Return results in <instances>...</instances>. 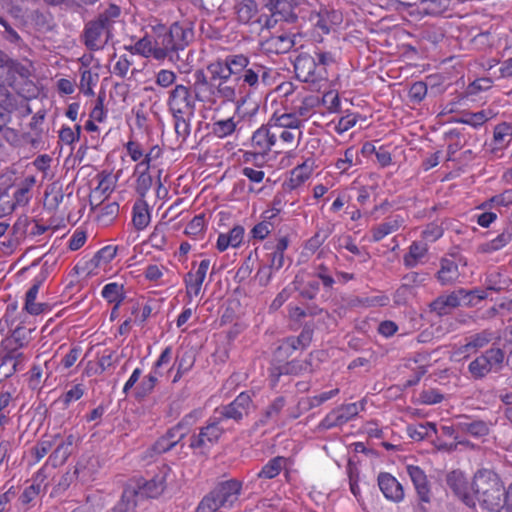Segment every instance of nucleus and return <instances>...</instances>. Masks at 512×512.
I'll use <instances>...</instances> for the list:
<instances>
[{
  "mask_svg": "<svg viewBox=\"0 0 512 512\" xmlns=\"http://www.w3.org/2000/svg\"><path fill=\"white\" fill-rule=\"evenodd\" d=\"M195 77L192 91L198 101L210 106L231 102L236 105V112L240 113L246 96L243 95L236 78L218 82L208 81L202 71L196 72Z\"/></svg>",
  "mask_w": 512,
  "mask_h": 512,
  "instance_id": "1",
  "label": "nucleus"
},
{
  "mask_svg": "<svg viewBox=\"0 0 512 512\" xmlns=\"http://www.w3.org/2000/svg\"><path fill=\"white\" fill-rule=\"evenodd\" d=\"M156 41V56L158 61L169 59L174 62L180 59L178 52L183 51L193 37L191 29L173 23L167 27L164 24L151 26Z\"/></svg>",
  "mask_w": 512,
  "mask_h": 512,
  "instance_id": "2",
  "label": "nucleus"
},
{
  "mask_svg": "<svg viewBox=\"0 0 512 512\" xmlns=\"http://www.w3.org/2000/svg\"><path fill=\"white\" fill-rule=\"evenodd\" d=\"M120 14V8L111 4L95 19L85 24L82 41L88 50L98 51L108 43L113 37V26Z\"/></svg>",
  "mask_w": 512,
  "mask_h": 512,
  "instance_id": "3",
  "label": "nucleus"
},
{
  "mask_svg": "<svg viewBox=\"0 0 512 512\" xmlns=\"http://www.w3.org/2000/svg\"><path fill=\"white\" fill-rule=\"evenodd\" d=\"M474 500L489 511L500 510L504 486L497 473L490 469L478 470L471 484Z\"/></svg>",
  "mask_w": 512,
  "mask_h": 512,
  "instance_id": "4",
  "label": "nucleus"
},
{
  "mask_svg": "<svg viewBox=\"0 0 512 512\" xmlns=\"http://www.w3.org/2000/svg\"><path fill=\"white\" fill-rule=\"evenodd\" d=\"M243 482L238 479L221 481L199 502L196 512H218L231 509L242 493Z\"/></svg>",
  "mask_w": 512,
  "mask_h": 512,
  "instance_id": "5",
  "label": "nucleus"
},
{
  "mask_svg": "<svg viewBox=\"0 0 512 512\" xmlns=\"http://www.w3.org/2000/svg\"><path fill=\"white\" fill-rule=\"evenodd\" d=\"M294 71L298 80L312 84L315 89H320L322 83L328 80V73L322 66H318L313 55L302 53L294 62Z\"/></svg>",
  "mask_w": 512,
  "mask_h": 512,
  "instance_id": "6",
  "label": "nucleus"
},
{
  "mask_svg": "<svg viewBox=\"0 0 512 512\" xmlns=\"http://www.w3.org/2000/svg\"><path fill=\"white\" fill-rule=\"evenodd\" d=\"M505 353L501 348L492 347L480 354L468 365L474 379H482L491 372H498L503 366Z\"/></svg>",
  "mask_w": 512,
  "mask_h": 512,
  "instance_id": "7",
  "label": "nucleus"
},
{
  "mask_svg": "<svg viewBox=\"0 0 512 512\" xmlns=\"http://www.w3.org/2000/svg\"><path fill=\"white\" fill-rule=\"evenodd\" d=\"M252 398L249 392H241L231 403L221 405L214 410V415L221 421L233 420L240 423L250 413Z\"/></svg>",
  "mask_w": 512,
  "mask_h": 512,
  "instance_id": "8",
  "label": "nucleus"
},
{
  "mask_svg": "<svg viewBox=\"0 0 512 512\" xmlns=\"http://www.w3.org/2000/svg\"><path fill=\"white\" fill-rule=\"evenodd\" d=\"M195 95L191 88L179 84L169 91L167 105L172 115L195 113Z\"/></svg>",
  "mask_w": 512,
  "mask_h": 512,
  "instance_id": "9",
  "label": "nucleus"
},
{
  "mask_svg": "<svg viewBox=\"0 0 512 512\" xmlns=\"http://www.w3.org/2000/svg\"><path fill=\"white\" fill-rule=\"evenodd\" d=\"M221 421L213 414L208 420L207 425L202 427L198 434L192 435L190 447L192 449L205 450L215 445L221 438L224 429Z\"/></svg>",
  "mask_w": 512,
  "mask_h": 512,
  "instance_id": "10",
  "label": "nucleus"
},
{
  "mask_svg": "<svg viewBox=\"0 0 512 512\" xmlns=\"http://www.w3.org/2000/svg\"><path fill=\"white\" fill-rule=\"evenodd\" d=\"M170 473L171 468L162 465L152 478L148 480L139 479L135 484H132V487H137L138 494L142 499L158 497L165 490L167 477Z\"/></svg>",
  "mask_w": 512,
  "mask_h": 512,
  "instance_id": "11",
  "label": "nucleus"
},
{
  "mask_svg": "<svg viewBox=\"0 0 512 512\" xmlns=\"http://www.w3.org/2000/svg\"><path fill=\"white\" fill-rule=\"evenodd\" d=\"M406 470L419 499V503L415 508V512H427L424 504L430 503L432 497L427 476L419 466L408 465Z\"/></svg>",
  "mask_w": 512,
  "mask_h": 512,
  "instance_id": "12",
  "label": "nucleus"
},
{
  "mask_svg": "<svg viewBox=\"0 0 512 512\" xmlns=\"http://www.w3.org/2000/svg\"><path fill=\"white\" fill-rule=\"evenodd\" d=\"M273 70L257 62H250L244 72L236 77L237 82H242V86H248L252 90H257L261 85L267 86L271 80Z\"/></svg>",
  "mask_w": 512,
  "mask_h": 512,
  "instance_id": "13",
  "label": "nucleus"
},
{
  "mask_svg": "<svg viewBox=\"0 0 512 512\" xmlns=\"http://www.w3.org/2000/svg\"><path fill=\"white\" fill-rule=\"evenodd\" d=\"M359 413L358 403H349L341 405L331 410L319 423L320 430H329L334 427H340L353 419Z\"/></svg>",
  "mask_w": 512,
  "mask_h": 512,
  "instance_id": "14",
  "label": "nucleus"
},
{
  "mask_svg": "<svg viewBox=\"0 0 512 512\" xmlns=\"http://www.w3.org/2000/svg\"><path fill=\"white\" fill-rule=\"evenodd\" d=\"M446 482L453 493L468 507H474V496L470 493L469 483L463 472L453 470L448 473Z\"/></svg>",
  "mask_w": 512,
  "mask_h": 512,
  "instance_id": "15",
  "label": "nucleus"
},
{
  "mask_svg": "<svg viewBox=\"0 0 512 512\" xmlns=\"http://www.w3.org/2000/svg\"><path fill=\"white\" fill-rule=\"evenodd\" d=\"M471 293V291L460 288L448 295H441L430 303V310L435 312L438 316L447 315L452 309L460 306L461 300Z\"/></svg>",
  "mask_w": 512,
  "mask_h": 512,
  "instance_id": "16",
  "label": "nucleus"
},
{
  "mask_svg": "<svg viewBox=\"0 0 512 512\" xmlns=\"http://www.w3.org/2000/svg\"><path fill=\"white\" fill-rule=\"evenodd\" d=\"M274 126L268 120V122L256 131L253 132L251 137L252 147L259 152V154L267 155L272 151L276 145Z\"/></svg>",
  "mask_w": 512,
  "mask_h": 512,
  "instance_id": "17",
  "label": "nucleus"
},
{
  "mask_svg": "<svg viewBox=\"0 0 512 512\" xmlns=\"http://www.w3.org/2000/svg\"><path fill=\"white\" fill-rule=\"evenodd\" d=\"M377 482L379 489L387 500L394 503H400L404 500V488L393 475L381 472L377 477Z\"/></svg>",
  "mask_w": 512,
  "mask_h": 512,
  "instance_id": "18",
  "label": "nucleus"
},
{
  "mask_svg": "<svg viewBox=\"0 0 512 512\" xmlns=\"http://www.w3.org/2000/svg\"><path fill=\"white\" fill-rule=\"evenodd\" d=\"M320 104V99L315 95L301 96L297 94L292 100L289 109L295 114V116L301 120L303 125L305 122L315 113L316 107Z\"/></svg>",
  "mask_w": 512,
  "mask_h": 512,
  "instance_id": "19",
  "label": "nucleus"
},
{
  "mask_svg": "<svg viewBox=\"0 0 512 512\" xmlns=\"http://www.w3.org/2000/svg\"><path fill=\"white\" fill-rule=\"evenodd\" d=\"M78 440L79 437L72 433L65 436V438L57 445L55 450L50 454L48 462L53 467L63 465L75 450Z\"/></svg>",
  "mask_w": 512,
  "mask_h": 512,
  "instance_id": "20",
  "label": "nucleus"
},
{
  "mask_svg": "<svg viewBox=\"0 0 512 512\" xmlns=\"http://www.w3.org/2000/svg\"><path fill=\"white\" fill-rule=\"evenodd\" d=\"M456 428L474 438H481L489 435L492 423L481 419H471L468 416H460Z\"/></svg>",
  "mask_w": 512,
  "mask_h": 512,
  "instance_id": "21",
  "label": "nucleus"
},
{
  "mask_svg": "<svg viewBox=\"0 0 512 512\" xmlns=\"http://www.w3.org/2000/svg\"><path fill=\"white\" fill-rule=\"evenodd\" d=\"M47 230V226L39 224L36 220L22 215L13 225V234L17 239L27 236L35 237L42 235Z\"/></svg>",
  "mask_w": 512,
  "mask_h": 512,
  "instance_id": "22",
  "label": "nucleus"
},
{
  "mask_svg": "<svg viewBox=\"0 0 512 512\" xmlns=\"http://www.w3.org/2000/svg\"><path fill=\"white\" fill-rule=\"evenodd\" d=\"M35 177L27 176L20 183L16 185L13 193V201H7L8 212H13L16 206L26 205L31 198V189L35 185Z\"/></svg>",
  "mask_w": 512,
  "mask_h": 512,
  "instance_id": "23",
  "label": "nucleus"
},
{
  "mask_svg": "<svg viewBox=\"0 0 512 512\" xmlns=\"http://www.w3.org/2000/svg\"><path fill=\"white\" fill-rule=\"evenodd\" d=\"M404 223L405 219L401 215H390L389 217L385 218V220L382 223L374 226L371 229L372 241H381L387 235L398 231L404 225Z\"/></svg>",
  "mask_w": 512,
  "mask_h": 512,
  "instance_id": "24",
  "label": "nucleus"
},
{
  "mask_svg": "<svg viewBox=\"0 0 512 512\" xmlns=\"http://www.w3.org/2000/svg\"><path fill=\"white\" fill-rule=\"evenodd\" d=\"M34 328L26 327L18 324L13 330L10 336L2 340L0 349H14L13 347L23 348L28 345L32 339L31 334Z\"/></svg>",
  "mask_w": 512,
  "mask_h": 512,
  "instance_id": "25",
  "label": "nucleus"
},
{
  "mask_svg": "<svg viewBox=\"0 0 512 512\" xmlns=\"http://www.w3.org/2000/svg\"><path fill=\"white\" fill-rule=\"evenodd\" d=\"M140 500L142 498L138 494L137 487H132V484H129L124 488L120 500L110 512H136Z\"/></svg>",
  "mask_w": 512,
  "mask_h": 512,
  "instance_id": "26",
  "label": "nucleus"
},
{
  "mask_svg": "<svg viewBox=\"0 0 512 512\" xmlns=\"http://www.w3.org/2000/svg\"><path fill=\"white\" fill-rule=\"evenodd\" d=\"M303 1L304 0H282L269 11L272 13L273 17H276L275 21L283 20L285 22L293 23L298 18L294 10Z\"/></svg>",
  "mask_w": 512,
  "mask_h": 512,
  "instance_id": "27",
  "label": "nucleus"
},
{
  "mask_svg": "<svg viewBox=\"0 0 512 512\" xmlns=\"http://www.w3.org/2000/svg\"><path fill=\"white\" fill-rule=\"evenodd\" d=\"M295 45V35L290 33H282L280 35H272L269 37L265 46L269 52L276 54H284L289 52Z\"/></svg>",
  "mask_w": 512,
  "mask_h": 512,
  "instance_id": "28",
  "label": "nucleus"
},
{
  "mask_svg": "<svg viewBox=\"0 0 512 512\" xmlns=\"http://www.w3.org/2000/svg\"><path fill=\"white\" fill-rule=\"evenodd\" d=\"M117 247L107 245L98 250L93 257L84 263L83 270L92 273L95 269L107 265L116 256Z\"/></svg>",
  "mask_w": 512,
  "mask_h": 512,
  "instance_id": "29",
  "label": "nucleus"
},
{
  "mask_svg": "<svg viewBox=\"0 0 512 512\" xmlns=\"http://www.w3.org/2000/svg\"><path fill=\"white\" fill-rule=\"evenodd\" d=\"M30 67H31L30 65H24L16 60H13L10 58L9 59V68H10L9 76L11 77V79L6 82L7 85L12 87L14 90H16L20 94L21 92L19 89V80H22L25 83H27V81L29 80V78L32 75Z\"/></svg>",
  "mask_w": 512,
  "mask_h": 512,
  "instance_id": "30",
  "label": "nucleus"
},
{
  "mask_svg": "<svg viewBox=\"0 0 512 512\" xmlns=\"http://www.w3.org/2000/svg\"><path fill=\"white\" fill-rule=\"evenodd\" d=\"M244 232V227L236 225L228 233H221L217 239V249L223 252L228 247H239L243 241Z\"/></svg>",
  "mask_w": 512,
  "mask_h": 512,
  "instance_id": "31",
  "label": "nucleus"
},
{
  "mask_svg": "<svg viewBox=\"0 0 512 512\" xmlns=\"http://www.w3.org/2000/svg\"><path fill=\"white\" fill-rule=\"evenodd\" d=\"M125 49L130 51L133 54H138L146 58H154L157 60L156 56V41L155 38L149 35H145L138 41H136L134 44L125 46Z\"/></svg>",
  "mask_w": 512,
  "mask_h": 512,
  "instance_id": "32",
  "label": "nucleus"
},
{
  "mask_svg": "<svg viewBox=\"0 0 512 512\" xmlns=\"http://www.w3.org/2000/svg\"><path fill=\"white\" fill-rule=\"evenodd\" d=\"M269 121L274 127L278 128L302 130L304 127L301 120L298 119L289 108L284 113H274L270 117Z\"/></svg>",
  "mask_w": 512,
  "mask_h": 512,
  "instance_id": "33",
  "label": "nucleus"
},
{
  "mask_svg": "<svg viewBox=\"0 0 512 512\" xmlns=\"http://www.w3.org/2000/svg\"><path fill=\"white\" fill-rule=\"evenodd\" d=\"M235 12L240 23H251L257 16L258 5L254 0H238L235 4Z\"/></svg>",
  "mask_w": 512,
  "mask_h": 512,
  "instance_id": "34",
  "label": "nucleus"
},
{
  "mask_svg": "<svg viewBox=\"0 0 512 512\" xmlns=\"http://www.w3.org/2000/svg\"><path fill=\"white\" fill-rule=\"evenodd\" d=\"M512 240V228L505 229L502 233L497 235L494 239L482 243L478 246L479 253L488 254L498 251L509 244Z\"/></svg>",
  "mask_w": 512,
  "mask_h": 512,
  "instance_id": "35",
  "label": "nucleus"
},
{
  "mask_svg": "<svg viewBox=\"0 0 512 512\" xmlns=\"http://www.w3.org/2000/svg\"><path fill=\"white\" fill-rule=\"evenodd\" d=\"M441 266L437 272V279L441 285H451L459 278V269L456 262L449 259H442Z\"/></svg>",
  "mask_w": 512,
  "mask_h": 512,
  "instance_id": "36",
  "label": "nucleus"
},
{
  "mask_svg": "<svg viewBox=\"0 0 512 512\" xmlns=\"http://www.w3.org/2000/svg\"><path fill=\"white\" fill-rule=\"evenodd\" d=\"M288 459L283 456H276L270 459L257 473L259 479H274L286 467Z\"/></svg>",
  "mask_w": 512,
  "mask_h": 512,
  "instance_id": "37",
  "label": "nucleus"
},
{
  "mask_svg": "<svg viewBox=\"0 0 512 512\" xmlns=\"http://www.w3.org/2000/svg\"><path fill=\"white\" fill-rule=\"evenodd\" d=\"M295 284L299 294L308 300L315 299L320 291V280L312 275L309 279H299V276H296Z\"/></svg>",
  "mask_w": 512,
  "mask_h": 512,
  "instance_id": "38",
  "label": "nucleus"
},
{
  "mask_svg": "<svg viewBox=\"0 0 512 512\" xmlns=\"http://www.w3.org/2000/svg\"><path fill=\"white\" fill-rule=\"evenodd\" d=\"M312 169L307 163L296 166L290 173V178L285 182L288 190H294L309 179Z\"/></svg>",
  "mask_w": 512,
  "mask_h": 512,
  "instance_id": "39",
  "label": "nucleus"
},
{
  "mask_svg": "<svg viewBox=\"0 0 512 512\" xmlns=\"http://www.w3.org/2000/svg\"><path fill=\"white\" fill-rule=\"evenodd\" d=\"M511 140L512 126L506 122L496 125L493 134L494 150L504 149L510 144Z\"/></svg>",
  "mask_w": 512,
  "mask_h": 512,
  "instance_id": "40",
  "label": "nucleus"
},
{
  "mask_svg": "<svg viewBox=\"0 0 512 512\" xmlns=\"http://www.w3.org/2000/svg\"><path fill=\"white\" fill-rule=\"evenodd\" d=\"M273 130L275 132V140L277 141L279 139L281 143L287 148L298 146L303 137L302 130L285 129L278 127H274Z\"/></svg>",
  "mask_w": 512,
  "mask_h": 512,
  "instance_id": "41",
  "label": "nucleus"
},
{
  "mask_svg": "<svg viewBox=\"0 0 512 512\" xmlns=\"http://www.w3.org/2000/svg\"><path fill=\"white\" fill-rule=\"evenodd\" d=\"M195 113H189L187 115L177 114L172 115L174 119V129L177 138L180 142H184L191 133V121L194 118Z\"/></svg>",
  "mask_w": 512,
  "mask_h": 512,
  "instance_id": "42",
  "label": "nucleus"
},
{
  "mask_svg": "<svg viewBox=\"0 0 512 512\" xmlns=\"http://www.w3.org/2000/svg\"><path fill=\"white\" fill-rule=\"evenodd\" d=\"M278 376L282 374H293L299 375L304 372H312V364L310 359H306L304 361L300 360H292L290 362H286L277 367Z\"/></svg>",
  "mask_w": 512,
  "mask_h": 512,
  "instance_id": "43",
  "label": "nucleus"
},
{
  "mask_svg": "<svg viewBox=\"0 0 512 512\" xmlns=\"http://www.w3.org/2000/svg\"><path fill=\"white\" fill-rule=\"evenodd\" d=\"M285 405L286 400L283 396L276 397L264 411L259 419V424L264 426L271 421L276 422Z\"/></svg>",
  "mask_w": 512,
  "mask_h": 512,
  "instance_id": "44",
  "label": "nucleus"
},
{
  "mask_svg": "<svg viewBox=\"0 0 512 512\" xmlns=\"http://www.w3.org/2000/svg\"><path fill=\"white\" fill-rule=\"evenodd\" d=\"M494 338V333L490 330H483L477 334L469 337L468 342L462 346L461 351L463 353L471 350H478L488 345Z\"/></svg>",
  "mask_w": 512,
  "mask_h": 512,
  "instance_id": "45",
  "label": "nucleus"
},
{
  "mask_svg": "<svg viewBox=\"0 0 512 512\" xmlns=\"http://www.w3.org/2000/svg\"><path fill=\"white\" fill-rule=\"evenodd\" d=\"M208 71L211 74V77L208 81L218 82L233 79L225 58L217 59L216 61L212 62L208 66Z\"/></svg>",
  "mask_w": 512,
  "mask_h": 512,
  "instance_id": "46",
  "label": "nucleus"
},
{
  "mask_svg": "<svg viewBox=\"0 0 512 512\" xmlns=\"http://www.w3.org/2000/svg\"><path fill=\"white\" fill-rule=\"evenodd\" d=\"M75 479H80L82 482L87 480V473L85 465L79 461L74 467L73 472H67L61 476L57 487L59 490H66Z\"/></svg>",
  "mask_w": 512,
  "mask_h": 512,
  "instance_id": "47",
  "label": "nucleus"
},
{
  "mask_svg": "<svg viewBox=\"0 0 512 512\" xmlns=\"http://www.w3.org/2000/svg\"><path fill=\"white\" fill-rule=\"evenodd\" d=\"M101 296L108 303L122 304L125 299L124 286L116 282L108 283L103 287Z\"/></svg>",
  "mask_w": 512,
  "mask_h": 512,
  "instance_id": "48",
  "label": "nucleus"
},
{
  "mask_svg": "<svg viewBox=\"0 0 512 512\" xmlns=\"http://www.w3.org/2000/svg\"><path fill=\"white\" fill-rule=\"evenodd\" d=\"M403 283L398 288V296L400 294H411V289L422 285L427 280L426 273L409 272L403 276Z\"/></svg>",
  "mask_w": 512,
  "mask_h": 512,
  "instance_id": "49",
  "label": "nucleus"
},
{
  "mask_svg": "<svg viewBox=\"0 0 512 512\" xmlns=\"http://www.w3.org/2000/svg\"><path fill=\"white\" fill-rule=\"evenodd\" d=\"M498 113V110L494 106H488L477 112H469V126L477 129L489 120L495 118Z\"/></svg>",
  "mask_w": 512,
  "mask_h": 512,
  "instance_id": "50",
  "label": "nucleus"
},
{
  "mask_svg": "<svg viewBox=\"0 0 512 512\" xmlns=\"http://www.w3.org/2000/svg\"><path fill=\"white\" fill-rule=\"evenodd\" d=\"M426 245L418 242H413L409 247V252L404 255L403 262L408 268L415 267L419 261L426 255Z\"/></svg>",
  "mask_w": 512,
  "mask_h": 512,
  "instance_id": "51",
  "label": "nucleus"
},
{
  "mask_svg": "<svg viewBox=\"0 0 512 512\" xmlns=\"http://www.w3.org/2000/svg\"><path fill=\"white\" fill-rule=\"evenodd\" d=\"M360 163L357 150L354 147H349L344 151L343 157H340L335 162V168L340 173L347 172L352 166Z\"/></svg>",
  "mask_w": 512,
  "mask_h": 512,
  "instance_id": "52",
  "label": "nucleus"
},
{
  "mask_svg": "<svg viewBox=\"0 0 512 512\" xmlns=\"http://www.w3.org/2000/svg\"><path fill=\"white\" fill-rule=\"evenodd\" d=\"M232 76H240L251 60L243 54H232L225 57Z\"/></svg>",
  "mask_w": 512,
  "mask_h": 512,
  "instance_id": "53",
  "label": "nucleus"
},
{
  "mask_svg": "<svg viewBox=\"0 0 512 512\" xmlns=\"http://www.w3.org/2000/svg\"><path fill=\"white\" fill-rule=\"evenodd\" d=\"M331 17L332 14L324 9L319 12H312L309 19L315 28L319 29L323 34H328L331 29Z\"/></svg>",
  "mask_w": 512,
  "mask_h": 512,
  "instance_id": "54",
  "label": "nucleus"
},
{
  "mask_svg": "<svg viewBox=\"0 0 512 512\" xmlns=\"http://www.w3.org/2000/svg\"><path fill=\"white\" fill-rule=\"evenodd\" d=\"M7 83H0V110L10 114L18 109L16 97L7 89Z\"/></svg>",
  "mask_w": 512,
  "mask_h": 512,
  "instance_id": "55",
  "label": "nucleus"
},
{
  "mask_svg": "<svg viewBox=\"0 0 512 512\" xmlns=\"http://www.w3.org/2000/svg\"><path fill=\"white\" fill-rule=\"evenodd\" d=\"M311 275L319 279L326 290H331L336 283L329 268L323 263L315 264Z\"/></svg>",
  "mask_w": 512,
  "mask_h": 512,
  "instance_id": "56",
  "label": "nucleus"
},
{
  "mask_svg": "<svg viewBox=\"0 0 512 512\" xmlns=\"http://www.w3.org/2000/svg\"><path fill=\"white\" fill-rule=\"evenodd\" d=\"M235 129L236 123L233 118L217 120L212 124V133L219 138L231 135Z\"/></svg>",
  "mask_w": 512,
  "mask_h": 512,
  "instance_id": "57",
  "label": "nucleus"
},
{
  "mask_svg": "<svg viewBox=\"0 0 512 512\" xmlns=\"http://www.w3.org/2000/svg\"><path fill=\"white\" fill-rule=\"evenodd\" d=\"M132 222L137 230H143L147 227L150 222V214L145 205H134Z\"/></svg>",
  "mask_w": 512,
  "mask_h": 512,
  "instance_id": "58",
  "label": "nucleus"
},
{
  "mask_svg": "<svg viewBox=\"0 0 512 512\" xmlns=\"http://www.w3.org/2000/svg\"><path fill=\"white\" fill-rule=\"evenodd\" d=\"M14 349H0V354L2 357V363L4 365H11L13 370L15 371L17 365L24 361V355L20 351L21 348L13 347Z\"/></svg>",
  "mask_w": 512,
  "mask_h": 512,
  "instance_id": "59",
  "label": "nucleus"
},
{
  "mask_svg": "<svg viewBox=\"0 0 512 512\" xmlns=\"http://www.w3.org/2000/svg\"><path fill=\"white\" fill-rule=\"evenodd\" d=\"M159 374V371H156V369H152V371L147 376H145L141 381L137 389V396L145 397L149 395L154 390L158 382Z\"/></svg>",
  "mask_w": 512,
  "mask_h": 512,
  "instance_id": "60",
  "label": "nucleus"
},
{
  "mask_svg": "<svg viewBox=\"0 0 512 512\" xmlns=\"http://www.w3.org/2000/svg\"><path fill=\"white\" fill-rule=\"evenodd\" d=\"M429 430L436 432V425L431 422H427L426 424L409 425L407 427V434L411 439L421 441L428 436Z\"/></svg>",
  "mask_w": 512,
  "mask_h": 512,
  "instance_id": "61",
  "label": "nucleus"
},
{
  "mask_svg": "<svg viewBox=\"0 0 512 512\" xmlns=\"http://www.w3.org/2000/svg\"><path fill=\"white\" fill-rule=\"evenodd\" d=\"M205 217L202 214L196 215L185 227L184 233L197 239L202 236L205 230Z\"/></svg>",
  "mask_w": 512,
  "mask_h": 512,
  "instance_id": "62",
  "label": "nucleus"
},
{
  "mask_svg": "<svg viewBox=\"0 0 512 512\" xmlns=\"http://www.w3.org/2000/svg\"><path fill=\"white\" fill-rule=\"evenodd\" d=\"M98 75H93L89 69L81 71L80 90L87 96L94 95L93 86L96 85Z\"/></svg>",
  "mask_w": 512,
  "mask_h": 512,
  "instance_id": "63",
  "label": "nucleus"
},
{
  "mask_svg": "<svg viewBox=\"0 0 512 512\" xmlns=\"http://www.w3.org/2000/svg\"><path fill=\"white\" fill-rule=\"evenodd\" d=\"M136 182H135V191L141 196L145 197L153 184V178L149 172H141V174H136Z\"/></svg>",
  "mask_w": 512,
  "mask_h": 512,
  "instance_id": "64",
  "label": "nucleus"
}]
</instances>
